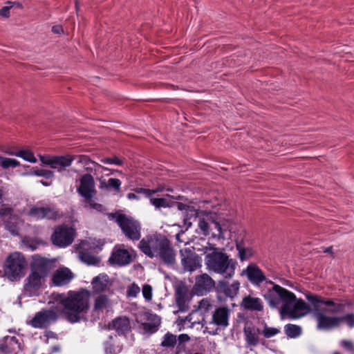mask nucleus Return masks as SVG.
I'll use <instances>...</instances> for the list:
<instances>
[{"mask_svg": "<svg viewBox=\"0 0 354 354\" xmlns=\"http://www.w3.org/2000/svg\"><path fill=\"white\" fill-rule=\"evenodd\" d=\"M265 299L271 308L281 307L280 314L282 317L299 319L310 311L308 305L304 301L297 299L293 292L277 284H273V287L268 290Z\"/></svg>", "mask_w": 354, "mask_h": 354, "instance_id": "obj_1", "label": "nucleus"}, {"mask_svg": "<svg viewBox=\"0 0 354 354\" xmlns=\"http://www.w3.org/2000/svg\"><path fill=\"white\" fill-rule=\"evenodd\" d=\"M39 160L43 165L49 166L50 168L56 169L61 174L66 171V168L71 165L73 160H77V162L81 165L84 170L86 171V173L82 175L81 177H93V176H98L100 174H102L103 171H109V173L104 174L105 176L115 174V173L121 175V171L118 170L111 171L92 161L88 156L85 155H41L39 156Z\"/></svg>", "mask_w": 354, "mask_h": 354, "instance_id": "obj_2", "label": "nucleus"}, {"mask_svg": "<svg viewBox=\"0 0 354 354\" xmlns=\"http://www.w3.org/2000/svg\"><path fill=\"white\" fill-rule=\"evenodd\" d=\"M308 301L312 306V312L317 321V328L322 330H329L339 327V316H328L326 313H337L342 310L343 305L335 304L330 299L315 295L306 296Z\"/></svg>", "mask_w": 354, "mask_h": 354, "instance_id": "obj_3", "label": "nucleus"}, {"mask_svg": "<svg viewBox=\"0 0 354 354\" xmlns=\"http://www.w3.org/2000/svg\"><path fill=\"white\" fill-rule=\"evenodd\" d=\"M50 266L49 260L37 255L32 257L30 272L24 280L22 293L24 296L31 297L39 295L45 286Z\"/></svg>", "mask_w": 354, "mask_h": 354, "instance_id": "obj_4", "label": "nucleus"}, {"mask_svg": "<svg viewBox=\"0 0 354 354\" xmlns=\"http://www.w3.org/2000/svg\"><path fill=\"white\" fill-rule=\"evenodd\" d=\"M90 292L82 289L69 291L67 295H59L56 299L64 306L63 315L71 323L78 322L84 319L89 308Z\"/></svg>", "mask_w": 354, "mask_h": 354, "instance_id": "obj_5", "label": "nucleus"}, {"mask_svg": "<svg viewBox=\"0 0 354 354\" xmlns=\"http://www.w3.org/2000/svg\"><path fill=\"white\" fill-rule=\"evenodd\" d=\"M139 248L147 256L158 257L165 263L170 265L175 262L176 254L169 241L160 234H152L142 239Z\"/></svg>", "mask_w": 354, "mask_h": 354, "instance_id": "obj_6", "label": "nucleus"}, {"mask_svg": "<svg viewBox=\"0 0 354 354\" xmlns=\"http://www.w3.org/2000/svg\"><path fill=\"white\" fill-rule=\"evenodd\" d=\"M205 265L209 272L218 274L225 279H232L235 274L237 262L227 253L214 248L211 252L205 254Z\"/></svg>", "mask_w": 354, "mask_h": 354, "instance_id": "obj_7", "label": "nucleus"}, {"mask_svg": "<svg viewBox=\"0 0 354 354\" xmlns=\"http://www.w3.org/2000/svg\"><path fill=\"white\" fill-rule=\"evenodd\" d=\"M26 261L19 252H13L6 259L4 265V273L12 281L19 280L24 275Z\"/></svg>", "mask_w": 354, "mask_h": 354, "instance_id": "obj_8", "label": "nucleus"}, {"mask_svg": "<svg viewBox=\"0 0 354 354\" xmlns=\"http://www.w3.org/2000/svg\"><path fill=\"white\" fill-rule=\"evenodd\" d=\"M121 228L124 235L130 240L137 241L140 238L141 227L140 223L131 216L120 214H111L109 216Z\"/></svg>", "mask_w": 354, "mask_h": 354, "instance_id": "obj_9", "label": "nucleus"}, {"mask_svg": "<svg viewBox=\"0 0 354 354\" xmlns=\"http://www.w3.org/2000/svg\"><path fill=\"white\" fill-rule=\"evenodd\" d=\"M77 192L84 198L85 208L93 209L99 212L102 211V205L94 202L93 200L96 192L93 178H81Z\"/></svg>", "mask_w": 354, "mask_h": 354, "instance_id": "obj_10", "label": "nucleus"}, {"mask_svg": "<svg viewBox=\"0 0 354 354\" xmlns=\"http://www.w3.org/2000/svg\"><path fill=\"white\" fill-rule=\"evenodd\" d=\"M212 308V304L209 299L205 298L201 300L198 303V308L195 312L190 313L185 318L180 319L181 324L184 328H193L196 324H201L203 326L205 324V319L202 321L199 319H195L194 317L197 313L204 314L207 313Z\"/></svg>", "mask_w": 354, "mask_h": 354, "instance_id": "obj_11", "label": "nucleus"}, {"mask_svg": "<svg viewBox=\"0 0 354 354\" xmlns=\"http://www.w3.org/2000/svg\"><path fill=\"white\" fill-rule=\"evenodd\" d=\"M75 231L72 227L59 226L51 236V240L54 245L65 248L71 245L74 239Z\"/></svg>", "mask_w": 354, "mask_h": 354, "instance_id": "obj_12", "label": "nucleus"}, {"mask_svg": "<svg viewBox=\"0 0 354 354\" xmlns=\"http://www.w3.org/2000/svg\"><path fill=\"white\" fill-rule=\"evenodd\" d=\"M57 312L53 309L42 310L37 313L30 322V324L36 328H45L57 320Z\"/></svg>", "mask_w": 354, "mask_h": 354, "instance_id": "obj_13", "label": "nucleus"}, {"mask_svg": "<svg viewBox=\"0 0 354 354\" xmlns=\"http://www.w3.org/2000/svg\"><path fill=\"white\" fill-rule=\"evenodd\" d=\"M136 321L140 323L145 333H154L160 325V318L149 312H141L136 315Z\"/></svg>", "mask_w": 354, "mask_h": 354, "instance_id": "obj_14", "label": "nucleus"}, {"mask_svg": "<svg viewBox=\"0 0 354 354\" xmlns=\"http://www.w3.org/2000/svg\"><path fill=\"white\" fill-rule=\"evenodd\" d=\"M132 261L131 252L126 249L124 245L115 246L113 250L109 261L111 264L120 266L129 264Z\"/></svg>", "mask_w": 354, "mask_h": 354, "instance_id": "obj_15", "label": "nucleus"}, {"mask_svg": "<svg viewBox=\"0 0 354 354\" xmlns=\"http://www.w3.org/2000/svg\"><path fill=\"white\" fill-rule=\"evenodd\" d=\"M215 286V281L207 274L203 273L196 277L194 286V292L199 295H203L210 292Z\"/></svg>", "mask_w": 354, "mask_h": 354, "instance_id": "obj_16", "label": "nucleus"}, {"mask_svg": "<svg viewBox=\"0 0 354 354\" xmlns=\"http://www.w3.org/2000/svg\"><path fill=\"white\" fill-rule=\"evenodd\" d=\"M230 310L226 307L217 308L213 313L212 319L205 322V324L225 328L229 325Z\"/></svg>", "mask_w": 354, "mask_h": 354, "instance_id": "obj_17", "label": "nucleus"}, {"mask_svg": "<svg viewBox=\"0 0 354 354\" xmlns=\"http://www.w3.org/2000/svg\"><path fill=\"white\" fill-rule=\"evenodd\" d=\"M181 263L185 270L192 272L201 267L198 256L190 250L180 251Z\"/></svg>", "mask_w": 354, "mask_h": 354, "instance_id": "obj_18", "label": "nucleus"}, {"mask_svg": "<svg viewBox=\"0 0 354 354\" xmlns=\"http://www.w3.org/2000/svg\"><path fill=\"white\" fill-rule=\"evenodd\" d=\"M242 275L245 274L248 280L256 285H259L266 280V277L261 270L256 264H250L242 270Z\"/></svg>", "mask_w": 354, "mask_h": 354, "instance_id": "obj_19", "label": "nucleus"}, {"mask_svg": "<svg viewBox=\"0 0 354 354\" xmlns=\"http://www.w3.org/2000/svg\"><path fill=\"white\" fill-rule=\"evenodd\" d=\"M91 286L93 294H101L109 290L111 286L109 276L104 273L100 274L93 279Z\"/></svg>", "mask_w": 354, "mask_h": 354, "instance_id": "obj_20", "label": "nucleus"}, {"mask_svg": "<svg viewBox=\"0 0 354 354\" xmlns=\"http://www.w3.org/2000/svg\"><path fill=\"white\" fill-rule=\"evenodd\" d=\"M73 277V274L68 268H60L54 272L52 281L55 286H63L69 283Z\"/></svg>", "mask_w": 354, "mask_h": 354, "instance_id": "obj_21", "label": "nucleus"}, {"mask_svg": "<svg viewBox=\"0 0 354 354\" xmlns=\"http://www.w3.org/2000/svg\"><path fill=\"white\" fill-rule=\"evenodd\" d=\"M29 215L36 219H55L59 216L58 212L53 208L36 206L30 209Z\"/></svg>", "mask_w": 354, "mask_h": 354, "instance_id": "obj_22", "label": "nucleus"}, {"mask_svg": "<svg viewBox=\"0 0 354 354\" xmlns=\"http://www.w3.org/2000/svg\"><path fill=\"white\" fill-rule=\"evenodd\" d=\"M218 288L226 297L234 298L239 293L240 283L236 280L233 281L232 283L221 280L218 283Z\"/></svg>", "mask_w": 354, "mask_h": 354, "instance_id": "obj_23", "label": "nucleus"}, {"mask_svg": "<svg viewBox=\"0 0 354 354\" xmlns=\"http://www.w3.org/2000/svg\"><path fill=\"white\" fill-rule=\"evenodd\" d=\"M260 330L252 324H247L244 327V335L248 346H255L259 342Z\"/></svg>", "mask_w": 354, "mask_h": 354, "instance_id": "obj_24", "label": "nucleus"}, {"mask_svg": "<svg viewBox=\"0 0 354 354\" xmlns=\"http://www.w3.org/2000/svg\"><path fill=\"white\" fill-rule=\"evenodd\" d=\"M241 306L244 309L252 311H261L263 308L262 300L251 295L243 298Z\"/></svg>", "mask_w": 354, "mask_h": 354, "instance_id": "obj_25", "label": "nucleus"}, {"mask_svg": "<svg viewBox=\"0 0 354 354\" xmlns=\"http://www.w3.org/2000/svg\"><path fill=\"white\" fill-rule=\"evenodd\" d=\"M176 302L182 312L186 311L189 308L187 291L183 288H178L176 290Z\"/></svg>", "mask_w": 354, "mask_h": 354, "instance_id": "obj_26", "label": "nucleus"}, {"mask_svg": "<svg viewBox=\"0 0 354 354\" xmlns=\"http://www.w3.org/2000/svg\"><path fill=\"white\" fill-rule=\"evenodd\" d=\"M228 227L225 223L216 221H211L210 235L217 239H224L225 232Z\"/></svg>", "mask_w": 354, "mask_h": 354, "instance_id": "obj_27", "label": "nucleus"}, {"mask_svg": "<svg viewBox=\"0 0 354 354\" xmlns=\"http://www.w3.org/2000/svg\"><path fill=\"white\" fill-rule=\"evenodd\" d=\"M113 328L118 333L124 334L129 331L131 326L127 317H119L113 321Z\"/></svg>", "mask_w": 354, "mask_h": 354, "instance_id": "obj_28", "label": "nucleus"}, {"mask_svg": "<svg viewBox=\"0 0 354 354\" xmlns=\"http://www.w3.org/2000/svg\"><path fill=\"white\" fill-rule=\"evenodd\" d=\"M111 304V301L108 296L103 294H99L95 299L94 310L103 311L109 308Z\"/></svg>", "mask_w": 354, "mask_h": 354, "instance_id": "obj_29", "label": "nucleus"}, {"mask_svg": "<svg viewBox=\"0 0 354 354\" xmlns=\"http://www.w3.org/2000/svg\"><path fill=\"white\" fill-rule=\"evenodd\" d=\"M158 190H151V189H140L139 191H138V193H143L146 195V196L150 198V202L151 203L154 205L157 208H160L161 207H166L167 206V201L166 199L160 198H151V196L152 194H154Z\"/></svg>", "mask_w": 354, "mask_h": 354, "instance_id": "obj_30", "label": "nucleus"}, {"mask_svg": "<svg viewBox=\"0 0 354 354\" xmlns=\"http://www.w3.org/2000/svg\"><path fill=\"white\" fill-rule=\"evenodd\" d=\"M21 223V221L17 217L10 216L9 221L6 222V227L12 234L17 235L18 234Z\"/></svg>", "mask_w": 354, "mask_h": 354, "instance_id": "obj_31", "label": "nucleus"}, {"mask_svg": "<svg viewBox=\"0 0 354 354\" xmlns=\"http://www.w3.org/2000/svg\"><path fill=\"white\" fill-rule=\"evenodd\" d=\"M236 250H238V257L241 261L248 260L254 254L252 248H245L240 243L236 244Z\"/></svg>", "mask_w": 354, "mask_h": 354, "instance_id": "obj_32", "label": "nucleus"}, {"mask_svg": "<svg viewBox=\"0 0 354 354\" xmlns=\"http://www.w3.org/2000/svg\"><path fill=\"white\" fill-rule=\"evenodd\" d=\"M79 258L88 265H96L100 262V259L96 256L84 251L79 252Z\"/></svg>", "mask_w": 354, "mask_h": 354, "instance_id": "obj_33", "label": "nucleus"}, {"mask_svg": "<svg viewBox=\"0 0 354 354\" xmlns=\"http://www.w3.org/2000/svg\"><path fill=\"white\" fill-rule=\"evenodd\" d=\"M15 156L23 158L24 160L32 162L35 163L37 162V158L35 157V155L32 151L28 149H20L18 151V153H15Z\"/></svg>", "mask_w": 354, "mask_h": 354, "instance_id": "obj_34", "label": "nucleus"}, {"mask_svg": "<svg viewBox=\"0 0 354 354\" xmlns=\"http://www.w3.org/2000/svg\"><path fill=\"white\" fill-rule=\"evenodd\" d=\"M19 162L15 159L6 158L0 156V167L3 169L15 168L19 166Z\"/></svg>", "mask_w": 354, "mask_h": 354, "instance_id": "obj_35", "label": "nucleus"}, {"mask_svg": "<svg viewBox=\"0 0 354 354\" xmlns=\"http://www.w3.org/2000/svg\"><path fill=\"white\" fill-rule=\"evenodd\" d=\"M176 342V336L168 332L163 336L161 346L167 348H173L175 346Z\"/></svg>", "mask_w": 354, "mask_h": 354, "instance_id": "obj_36", "label": "nucleus"}, {"mask_svg": "<svg viewBox=\"0 0 354 354\" xmlns=\"http://www.w3.org/2000/svg\"><path fill=\"white\" fill-rule=\"evenodd\" d=\"M286 334L291 338L296 337L301 334V328L294 324H287L284 327Z\"/></svg>", "mask_w": 354, "mask_h": 354, "instance_id": "obj_37", "label": "nucleus"}, {"mask_svg": "<svg viewBox=\"0 0 354 354\" xmlns=\"http://www.w3.org/2000/svg\"><path fill=\"white\" fill-rule=\"evenodd\" d=\"M198 226L203 235H210L211 221L208 222L205 218H199Z\"/></svg>", "mask_w": 354, "mask_h": 354, "instance_id": "obj_38", "label": "nucleus"}, {"mask_svg": "<svg viewBox=\"0 0 354 354\" xmlns=\"http://www.w3.org/2000/svg\"><path fill=\"white\" fill-rule=\"evenodd\" d=\"M339 326L342 324H345L349 328H353L354 327V314L348 313L343 316H339Z\"/></svg>", "mask_w": 354, "mask_h": 354, "instance_id": "obj_39", "label": "nucleus"}, {"mask_svg": "<svg viewBox=\"0 0 354 354\" xmlns=\"http://www.w3.org/2000/svg\"><path fill=\"white\" fill-rule=\"evenodd\" d=\"M101 162L104 164H114L116 165H122L125 162V158L113 156L112 157L104 158L101 160Z\"/></svg>", "mask_w": 354, "mask_h": 354, "instance_id": "obj_40", "label": "nucleus"}, {"mask_svg": "<svg viewBox=\"0 0 354 354\" xmlns=\"http://www.w3.org/2000/svg\"><path fill=\"white\" fill-rule=\"evenodd\" d=\"M142 295L147 301L152 299V288L150 285L145 284L142 287Z\"/></svg>", "mask_w": 354, "mask_h": 354, "instance_id": "obj_41", "label": "nucleus"}, {"mask_svg": "<svg viewBox=\"0 0 354 354\" xmlns=\"http://www.w3.org/2000/svg\"><path fill=\"white\" fill-rule=\"evenodd\" d=\"M279 332V330L277 328L265 327L263 333L266 338H270L277 335Z\"/></svg>", "mask_w": 354, "mask_h": 354, "instance_id": "obj_42", "label": "nucleus"}, {"mask_svg": "<svg viewBox=\"0 0 354 354\" xmlns=\"http://www.w3.org/2000/svg\"><path fill=\"white\" fill-rule=\"evenodd\" d=\"M140 287L138 285L132 284L129 286L128 290H127V295L129 297H136L137 295L140 292Z\"/></svg>", "mask_w": 354, "mask_h": 354, "instance_id": "obj_43", "label": "nucleus"}, {"mask_svg": "<svg viewBox=\"0 0 354 354\" xmlns=\"http://www.w3.org/2000/svg\"><path fill=\"white\" fill-rule=\"evenodd\" d=\"M35 174L37 176H41L44 177H50L53 176V172L47 169H37Z\"/></svg>", "mask_w": 354, "mask_h": 354, "instance_id": "obj_44", "label": "nucleus"}, {"mask_svg": "<svg viewBox=\"0 0 354 354\" xmlns=\"http://www.w3.org/2000/svg\"><path fill=\"white\" fill-rule=\"evenodd\" d=\"M12 8V6H4L0 9V16L8 18L10 17V10Z\"/></svg>", "mask_w": 354, "mask_h": 354, "instance_id": "obj_45", "label": "nucleus"}, {"mask_svg": "<svg viewBox=\"0 0 354 354\" xmlns=\"http://www.w3.org/2000/svg\"><path fill=\"white\" fill-rule=\"evenodd\" d=\"M341 345L344 348H346V349H348V350H349L351 351H353L354 352V345H353V342L351 341L343 340V341L341 342Z\"/></svg>", "mask_w": 354, "mask_h": 354, "instance_id": "obj_46", "label": "nucleus"}, {"mask_svg": "<svg viewBox=\"0 0 354 354\" xmlns=\"http://www.w3.org/2000/svg\"><path fill=\"white\" fill-rule=\"evenodd\" d=\"M108 185L118 189L120 187L121 183L118 178H109Z\"/></svg>", "mask_w": 354, "mask_h": 354, "instance_id": "obj_47", "label": "nucleus"}, {"mask_svg": "<svg viewBox=\"0 0 354 354\" xmlns=\"http://www.w3.org/2000/svg\"><path fill=\"white\" fill-rule=\"evenodd\" d=\"M105 352L106 354H116V351L113 346L110 344H106L105 345Z\"/></svg>", "mask_w": 354, "mask_h": 354, "instance_id": "obj_48", "label": "nucleus"}, {"mask_svg": "<svg viewBox=\"0 0 354 354\" xmlns=\"http://www.w3.org/2000/svg\"><path fill=\"white\" fill-rule=\"evenodd\" d=\"M12 209L9 207H0V214L2 216H7L11 214Z\"/></svg>", "mask_w": 354, "mask_h": 354, "instance_id": "obj_49", "label": "nucleus"}, {"mask_svg": "<svg viewBox=\"0 0 354 354\" xmlns=\"http://www.w3.org/2000/svg\"><path fill=\"white\" fill-rule=\"evenodd\" d=\"M52 32L55 34H61L64 32V30L62 26L56 25L52 27Z\"/></svg>", "mask_w": 354, "mask_h": 354, "instance_id": "obj_50", "label": "nucleus"}, {"mask_svg": "<svg viewBox=\"0 0 354 354\" xmlns=\"http://www.w3.org/2000/svg\"><path fill=\"white\" fill-rule=\"evenodd\" d=\"M20 150V149L19 147H12L10 149H8L6 153L10 156H15V154H12V153H18V151Z\"/></svg>", "mask_w": 354, "mask_h": 354, "instance_id": "obj_51", "label": "nucleus"}, {"mask_svg": "<svg viewBox=\"0 0 354 354\" xmlns=\"http://www.w3.org/2000/svg\"><path fill=\"white\" fill-rule=\"evenodd\" d=\"M178 339L180 342H186L189 340V337L187 334H181Z\"/></svg>", "mask_w": 354, "mask_h": 354, "instance_id": "obj_52", "label": "nucleus"}, {"mask_svg": "<svg viewBox=\"0 0 354 354\" xmlns=\"http://www.w3.org/2000/svg\"><path fill=\"white\" fill-rule=\"evenodd\" d=\"M189 207L187 205H185L183 203H178V209L179 210H185L187 209V208H188Z\"/></svg>", "mask_w": 354, "mask_h": 354, "instance_id": "obj_53", "label": "nucleus"}, {"mask_svg": "<svg viewBox=\"0 0 354 354\" xmlns=\"http://www.w3.org/2000/svg\"><path fill=\"white\" fill-rule=\"evenodd\" d=\"M8 4L10 5V6H12V7L14 6H16L17 7L19 8H22V5L21 3H17V2H12V1H8L7 2Z\"/></svg>", "mask_w": 354, "mask_h": 354, "instance_id": "obj_54", "label": "nucleus"}, {"mask_svg": "<svg viewBox=\"0 0 354 354\" xmlns=\"http://www.w3.org/2000/svg\"><path fill=\"white\" fill-rule=\"evenodd\" d=\"M40 183H41L44 186H49L52 184V181L51 180H39V181Z\"/></svg>", "mask_w": 354, "mask_h": 354, "instance_id": "obj_55", "label": "nucleus"}, {"mask_svg": "<svg viewBox=\"0 0 354 354\" xmlns=\"http://www.w3.org/2000/svg\"><path fill=\"white\" fill-rule=\"evenodd\" d=\"M127 198L130 200L131 199H137L138 198V196H136V194L134 193H129L127 194Z\"/></svg>", "mask_w": 354, "mask_h": 354, "instance_id": "obj_56", "label": "nucleus"}, {"mask_svg": "<svg viewBox=\"0 0 354 354\" xmlns=\"http://www.w3.org/2000/svg\"><path fill=\"white\" fill-rule=\"evenodd\" d=\"M324 252H332V248L329 247L326 250H324Z\"/></svg>", "mask_w": 354, "mask_h": 354, "instance_id": "obj_57", "label": "nucleus"}, {"mask_svg": "<svg viewBox=\"0 0 354 354\" xmlns=\"http://www.w3.org/2000/svg\"><path fill=\"white\" fill-rule=\"evenodd\" d=\"M77 6H77V2L76 1L75 7H76V8H77Z\"/></svg>", "mask_w": 354, "mask_h": 354, "instance_id": "obj_58", "label": "nucleus"}, {"mask_svg": "<svg viewBox=\"0 0 354 354\" xmlns=\"http://www.w3.org/2000/svg\"><path fill=\"white\" fill-rule=\"evenodd\" d=\"M333 354H340V353L338 352H335V353H333Z\"/></svg>", "mask_w": 354, "mask_h": 354, "instance_id": "obj_59", "label": "nucleus"}]
</instances>
